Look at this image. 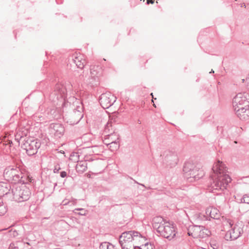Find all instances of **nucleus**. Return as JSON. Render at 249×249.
Instances as JSON below:
<instances>
[{
  "label": "nucleus",
  "mask_w": 249,
  "mask_h": 249,
  "mask_svg": "<svg viewBox=\"0 0 249 249\" xmlns=\"http://www.w3.org/2000/svg\"><path fill=\"white\" fill-rule=\"evenodd\" d=\"M226 167L220 160H218L212 168L213 174L208 185V190L213 193L219 194L218 191H223L227 189L231 178L226 172Z\"/></svg>",
  "instance_id": "nucleus-1"
},
{
  "label": "nucleus",
  "mask_w": 249,
  "mask_h": 249,
  "mask_svg": "<svg viewBox=\"0 0 249 249\" xmlns=\"http://www.w3.org/2000/svg\"><path fill=\"white\" fill-rule=\"evenodd\" d=\"M246 96L245 93H239L232 100L234 110L241 120L249 119V101Z\"/></svg>",
  "instance_id": "nucleus-2"
},
{
  "label": "nucleus",
  "mask_w": 249,
  "mask_h": 249,
  "mask_svg": "<svg viewBox=\"0 0 249 249\" xmlns=\"http://www.w3.org/2000/svg\"><path fill=\"white\" fill-rule=\"evenodd\" d=\"M153 227L160 235L169 240L173 239L177 232L173 225L165 221L161 216H156L152 220Z\"/></svg>",
  "instance_id": "nucleus-3"
},
{
  "label": "nucleus",
  "mask_w": 249,
  "mask_h": 249,
  "mask_svg": "<svg viewBox=\"0 0 249 249\" xmlns=\"http://www.w3.org/2000/svg\"><path fill=\"white\" fill-rule=\"evenodd\" d=\"M72 85H68V87L61 84H57L54 90L50 95V100L57 106H61L62 108L71 106V103L66 99V95L68 90H70Z\"/></svg>",
  "instance_id": "nucleus-4"
},
{
  "label": "nucleus",
  "mask_w": 249,
  "mask_h": 249,
  "mask_svg": "<svg viewBox=\"0 0 249 249\" xmlns=\"http://www.w3.org/2000/svg\"><path fill=\"white\" fill-rule=\"evenodd\" d=\"M183 171L184 178L190 182L198 180L204 175L202 170L191 161L184 163Z\"/></svg>",
  "instance_id": "nucleus-5"
},
{
  "label": "nucleus",
  "mask_w": 249,
  "mask_h": 249,
  "mask_svg": "<svg viewBox=\"0 0 249 249\" xmlns=\"http://www.w3.org/2000/svg\"><path fill=\"white\" fill-rule=\"evenodd\" d=\"M140 233L134 231L123 232L120 236L119 243L122 249H134V241L140 237Z\"/></svg>",
  "instance_id": "nucleus-6"
},
{
  "label": "nucleus",
  "mask_w": 249,
  "mask_h": 249,
  "mask_svg": "<svg viewBox=\"0 0 249 249\" xmlns=\"http://www.w3.org/2000/svg\"><path fill=\"white\" fill-rule=\"evenodd\" d=\"M11 193L13 194L14 200L18 202L27 201L31 194L30 189L23 184L13 185Z\"/></svg>",
  "instance_id": "nucleus-7"
},
{
  "label": "nucleus",
  "mask_w": 249,
  "mask_h": 249,
  "mask_svg": "<svg viewBox=\"0 0 249 249\" xmlns=\"http://www.w3.org/2000/svg\"><path fill=\"white\" fill-rule=\"evenodd\" d=\"M231 229L226 233L225 238L227 240H234L239 238L243 233L244 225L241 222H238L235 224L231 219L227 221Z\"/></svg>",
  "instance_id": "nucleus-8"
},
{
  "label": "nucleus",
  "mask_w": 249,
  "mask_h": 249,
  "mask_svg": "<svg viewBox=\"0 0 249 249\" xmlns=\"http://www.w3.org/2000/svg\"><path fill=\"white\" fill-rule=\"evenodd\" d=\"M3 176L5 179L8 181H11L13 183L20 182L22 184L27 183V182L23 179L21 172L17 168L9 167L6 168L3 173Z\"/></svg>",
  "instance_id": "nucleus-9"
},
{
  "label": "nucleus",
  "mask_w": 249,
  "mask_h": 249,
  "mask_svg": "<svg viewBox=\"0 0 249 249\" xmlns=\"http://www.w3.org/2000/svg\"><path fill=\"white\" fill-rule=\"evenodd\" d=\"M40 143L36 140H32L28 139L25 140L24 139L21 142V147L26 150L28 155L32 156L37 153V149L40 147Z\"/></svg>",
  "instance_id": "nucleus-10"
},
{
  "label": "nucleus",
  "mask_w": 249,
  "mask_h": 249,
  "mask_svg": "<svg viewBox=\"0 0 249 249\" xmlns=\"http://www.w3.org/2000/svg\"><path fill=\"white\" fill-rule=\"evenodd\" d=\"M116 98L110 92H106L101 94L99 102L104 108H108L111 107L116 101Z\"/></svg>",
  "instance_id": "nucleus-11"
},
{
  "label": "nucleus",
  "mask_w": 249,
  "mask_h": 249,
  "mask_svg": "<svg viewBox=\"0 0 249 249\" xmlns=\"http://www.w3.org/2000/svg\"><path fill=\"white\" fill-rule=\"evenodd\" d=\"M83 107L77 106L76 109H74L70 115V122L71 124H77L83 117Z\"/></svg>",
  "instance_id": "nucleus-12"
},
{
  "label": "nucleus",
  "mask_w": 249,
  "mask_h": 249,
  "mask_svg": "<svg viewBox=\"0 0 249 249\" xmlns=\"http://www.w3.org/2000/svg\"><path fill=\"white\" fill-rule=\"evenodd\" d=\"M164 160L170 167L175 166L178 162V158L176 153L169 152L165 157Z\"/></svg>",
  "instance_id": "nucleus-13"
},
{
  "label": "nucleus",
  "mask_w": 249,
  "mask_h": 249,
  "mask_svg": "<svg viewBox=\"0 0 249 249\" xmlns=\"http://www.w3.org/2000/svg\"><path fill=\"white\" fill-rule=\"evenodd\" d=\"M201 229H203V226H194L192 228H190L188 234L194 238H199V236H203V235L200 234Z\"/></svg>",
  "instance_id": "nucleus-14"
},
{
  "label": "nucleus",
  "mask_w": 249,
  "mask_h": 249,
  "mask_svg": "<svg viewBox=\"0 0 249 249\" xmlns=\"http://www.w3.org/2000/svg\"><path fill=\"white\" fill-rule=\"evenodd\" d=\"M53 133L56 136L60 137L64 132V128L59 124H53L51 125Z\"/></svg>",
  "instance_id": "nucleus-15"
},
{
  "label": "nucleus",
  "mask_w": 249,
  "mask_h": 249,
  "mask_svg": "<svg viewBox=\"0 0 249 249\" xmlns=\"http://www.w3.org/2000/svg\"><path fill=\"white\" fill-rule=\"evenodd\" d=\"M11 186L9 184L5 182H0V195H7L10 193Z\"/></svg>",
  "instance_id": "nucleus-16"
},
{
  "label": "nucleus",
  "mask_w": 249,
  "mask_h": 249,
  "mask_svg": "<svg viewBox=\"0 0 249 249\" xmlns=\"http://www.w3.org/2000/svg\"><path fill=\"white\" fill-rule=\"evenodd\" d=\"M83 80L87 85H90L91 87L96 86L99 84V78L97 77H92L89 76L83 78Z\"/></svg>",
  "instance_id": "nucleus-17"
},
{
  "label": "nucleus",
  "mask_w": 249,
  "mask_h": 249,
  "mask_svg": "<svg viewBox=\"0 0 249 249\" xmlns=\"http://www.w3.org/2000/svg\"><path fill=\"white\" fill-rule=\"evenodd\" d=\"M206 214L209 215V217L213 219H217L219 218V213L217 209L214 208H208L206 211Z\"/></svg>",
  "instance_id": "nucleus-18"
},
{
  "label": "nucleus",
  "mask_w": 249,
  "mask_h": 249,
  "mask_svg": "<svg viewBox=\"0 0 249 249\" xmlns=\"http://www.w3.org/2000/svg\"><path fill=\"white\" fill-rule=\"evenodd\" d=\"M87 169V163L86 161H79L76 166V171L80 174L84 173Z\"/></svg>",
  "instance_id": "nucleus-19"
},
{
  "label": "nucleus",
  "mask_w": 249,
  "mask_h": 249,
  "mask_svg": "<svg viewBox=\"0 0 249 249\" xmlns=\"http://www.w3.org/2000/svg\"><path fill=\"white\" fill-rule=\"evenodd\" d=\"M106 138L105 139V141L108 140L110 142H119V136L117 133L114 132L111 133L110 134H108L106 136Z\"/></svg>",
  "instance_id": "nucleus-20"
},
{
  "label": "nucleus",
  "mask_w": 249,
  "mask_h": 249,
  "mask_svg": "<svg viewBox=\"0 0 249 249\" xmlns=\"http://www.w3.org/2000/svg\"><path fill=\"white\" fill-rule=\"evenodd\" d=\"M105 144H107L108 148L112 151L117 150L120 146L119 142H110L108 143L105 142Z\"/></svg>",
  "instance_id": "nucleus-21"
},
{
  "label": "nucleus",
  "mask_w": 249,
  "mask_h": 249,
  "mask_svg": "<svg viewBox=\"0 0 249 249\" xmlns=\"http://www.w3.org/2000/svg\"><path fill=\"white\" fill-rule=\"evenodd\" d=\"M72 61L78 68L82 69L84 67L85 60L80 58L79 57H76Z\"/></svg>",
  "instance_id": "nucleus-22"
},
{
  "label": "nucleus",
  "mask_w": 249,
  "mask_h": 249,
  "mask_svg": "<svg viewBox=\"0 0 249 249\" xmlns=\"http://www.w3.org/2000/svg\"><path fill=\"white\" fill-rule=\"evenodd\" d=\"M24 243L20 241H18L10 244L8 249H20Z\"/></svg>",
  "instance_id": "nucleus-23"
},
{
  "label": "nucleus",
  "mask_w": 249,
  "mask_h": 249,
  "mask_svg": "<svg viewBox=\"0 0 249 249\" xmlns=\"http://www.w3.org/2000/svg\"><path fill=\"white\" fill-rule=\"evenodd\" d=\"M155 248L153 243H146L144 245L139 247L137 246L134 249H154Z\"/></svg>",
  "instance_id": "nucleus-24"
},
{
  "label": "nucleus",
  "mask_w": 249,
  "mask_h": 249,
  "mask_svg": "<svg viewBox=\"0 0 249 249\" xmlns=\"http://www.w3.org/2000/svg\"><path fill=\"white\" fill-rule=\"evenodd\" d=\"M99 69V67L98 66H93L90 69V75L89 76L94 77H97L99 78V76L100 75V74L99 73V72L98 71V70Z\"/></svg>",
  "instance_id": "nucleus-25"
},
{
  "label": "nucleus",
  "mask_w": 249,
  "mask_h": 249,
  "mask_svg": "<svg viewBox=\"0 0 249 249\" xmlns=\"http://www.w3.org/2000/svg\"><path fill=\"white\" fill-rule=\"evenodd\" d=\"M99 69V67L98 66H93L90 69V75L89 76L94 77H97L99 78V76L100 75V74L99 73V72L98 71V70Z\"/></svg>",
  "instance_id": "nucleus-26"
},
{
  "label": "nucleus",
  "mask_w": 249,
  "mask_h": 249,
  "mask_svg": "<svg viewBox=\"0 0 249 249\" xmlns=\"http://www.w3.org/2000/svg\"><path fill=\"white\" fill-rule=\"evenodd\" d=\"M100 249H116L115 247L108 242H103L100 244Z\"/></svg>",
  "instance_id": "nucleus-27"
},
{
  "label": "nucleus",
  "mask_w": 249,
  "mask_h": 249,
  "mask_svg": "<svg viewBox=\"0 0 249 249\" xmlns=\"http://www.w3.org/2000/svg\"><path fill=\"white\" fill-rule=\"evenodd\" d=\"M7 211L6 206L3 204L2 199L0 198V215H3Z\"/></svg>",
  "instance_id": "nucleus-28"
},
{
  "label": "nucleus",
  "mask_w": 249,
  "mask_h": 249,
  "mask_svg": "<svg viewBox=\"0 0 249 249\" xmlns=\"http://www.w3.org/2000/svg\"><path fill=\"white\" fill-rule=\"evenodd\" d=\"M200 234H201V235H203V236H199V238H205L211 234V231L203 227V229H201Z\"/></svg>",
  "instance_id": "nucleus-29"
},
{
  "label": "nucleus",
  "mask_w": 249,
  "mask_h": 249,
  "mask_svg": "<svg viewBox=\"0 0 249 249\" xmlns=\"http://www.w3.org/2000/svg\"><path fill=\"white\" fill-rule=\"evenodd\" d=\"M241 202L249 204V196L247 195H244L241 199Z\"/></svg>",
  "instance_id": "nucleus-30"
},
{
  "label": "nucleus",
  "mask_w": 249,
  "mask_h": 249,
  "mask_svg": "<svg viewBox=\"0 0 249 249\" xmlns=\"http://www.w3.org/2000/svg\"><path fill=\"white\" fill-rule=\"evenodd\" d=\"M112 126V121L111 119H110V121H109L107 124L106 125L105 127V131L107 132V131H109L110 130V128H111Z\"/></svg>",
  "instance_id": "nucleus-31"
},
{
  "label": "nucleus",
  "mask_w": 249,
  "mask_h": 249,
  "mask_svg": "<svg viewBox=\"0 0 249 249\" xmlns=\"http://www.w3.org/2000/svg\"><path fill=\"white\" fill-rule=\"evenodd\" d=\"M198 218L202 221H205L208 220L209 217L208 215H205L203 214H199Z\"/></svg>",
  "instance_id": "nucleus-32"
},
{
  "label": "nucleus",
  "mask_w": 249,
  "mask_h": 249,
  "mask_svg": "<svg viewBox=\"0 0 249 249\" xmlns=\"http://www.w3.org/2000/svg\"><path fill=\"white\" fill-rule=\"evenodd\" d=\"M61 169V168L60 166L57 164L54 166V169H53V172L54 173H58L59 171Z\"/></svg>",
  "instance_id": "nucleus-33"
},
{
  "label": "nucleus",
  "mask_w": 249,
  "mask_h": 249,
  "mask_svg": "<svg viewBox=\"0 0 249 249\" xmlns=\"http://www.w3.org/2000/svg\"><path fill=\"white\" fill-rule=\"evenodd\" d=\"M60 175L61 178H64L67 177V173L65 171H61Z\"/></svg>",
  "instance_id": "nucleus-34"
},
{
  "label": "nucleus",
  "mask_w": 249,
  "mask_h": 249,
  "mask_svg": "<svg viewBox=\"0 0 249 249\" xmlns=\"http://www.w3.org/2000/svg\"><path fill=\"white\" fill-rule=\"evenodd\" d=\"M69 201H68L67 200H64L62 202V203L64 205H67L69 203Z\"/></svg>",
  "instance_id": "nucleus-35"
},
{
  "label": "nucleus",
  "mask_w": 249,
  "mask_h": 249,
  "mask_svg": "<svg viewBox=\"0 0 249 249\" xmlns=\"http://www.w3.org/2000/svg\"><path fill=\"white\" fill-rule=\"evenodd\" d=\"M246 81L248 83L247 86H248V88L249 89V74L248 77V78L246 79Z\"/></svg>",
  "instance_id": "nucleus-36"
},
{
  "label": "nucleus",
  "mask_w": 249,
  "mask_h": 249,
  "mask_svg": "<svg viewBox=\"0 0 249 249\" xmlns=\"http://www.w3.org/2000/svg\"><path fill=\"white\" fill-rule=\"evenodd\" d=\"M246 81L248 83L247 86H248V88L249 89V74L248 77V78L246 79Z\"/></svg>",
  "instance_id": "nucleus-37"
},
{
  "label": "nucleus",
  "mask_w": 249,
  "mask_h": 249,
  "mask_svg": "<svg viewBox=\"0 0 249 249\" xmlns=\"http://www.w3.org/2000/svg\"><path fill=\"white\" fill-rule=\"evenodd\" d=\"M75 210H77V211H84V209H82V208H78V209H75Z\"/></svg>",
  "instance_id": "nucleus-38"
},
{
  "label": "nucleus",
  "mask_w": 249,
  "mask_h": 249,
  "mask_svg": "<svg viewBox=\"0 0 249 249\" xmlns=\"http://www.w3.org/2000/svg\"><path fill=\"white\" fill-rule=\"evenodd\" d=\"M70 99H71V101H73L75 99V98L74 97L70 98Z\"/></svg>",
  "instance_id": "nucleus-39"
},
{
  "label": "nucleus",
  "mask_w": 249,
  "mask_h": 249,
  "mask_svg": "<svg viewBox=\"0 0 249 249\" xmlns=\"http://www.w3.org/2000/svg\"><path fill=\"white\" fill-rule=\"evenodd\" d=\"M28 180L29 182H32V181L33 179L31 178H28Z\"/></svg>",
  "instance_id": "nucleus-40"
},
{
  "label": "nucleus",
  "mask_w": 249,
  "mask_h": 249,
  "mask_svg": "<svg viewBox=\"0 0 249 249\" xmlns=\"http://www.w3.org/2000/svg\"><path fill=\"white\" fill-rule=\"evenodd\" d=\"M17 232L16 231H14V236H16L17 234Z\"/></svg>",
  "instance_id": "nucleus-41"
},
{
  "label": "nucleus",
  "mask_w": 249,
  "mask_h": 249,
  "mask_svg": "<svg viewBox=\"0 0 249 249\" xmlns=\"http://www.w3.org/2000/svg\"><path fill=\"white\" fill-rule=\"evenodd\" d=\"M150 2H151V0H147V4H149V3H151Z\"/></svg>",
  "instance_id": "nucleus-42"
},
{
  "label": "nucleus",
  "mask_w": 249,
  "mask_h": 249,
  "mask_svg": "<svg viewBox=\"0 0 249 249\" xmlns=\"http://www.w3.org/2000/svg\"><path fill=\"white\" fill-rule=\"evenodd\" d=\"M139 184H140V185H141V186H143V187L146 188V187H145V186L144 184H140V183H139Z\"/></svg>",
  "instance_id": "nucleus-43"
},
{
  "label": "nucleus",
  "mask_w": 249,
  "mask_h": 249,
  "mask_svg": "<svg viewBox=\"0 0 249 249\" xmlns=\"http://www.w3.org/2000/svg\"><path fill=\"white\" fill-rule=\"evenodd\" d=\"M214 73V71L213 70H212L210 72V73Z\"/></svg>",
  "instance_id": "nucleus-44"
},
{
  "label": "nucleus",
  "mask_w": 249,
  "mask_h": 249,
  "mask_svg": "<svg viewBox=\"0 0 249 249\" xmlns=\"http://www.w3.org/2000/svg\"><path fill=\"white\" fill-rule=\"evenodd\" d=\"M150 95L152 96V98H153V99H154V97H153V93H151L150 94ZM154 99H156V98H154Z\"/></svg>",
  "instance_id": "nucleus-45"
},
{
  "label": "nucleus",
  "mask_w": 249,
  "mask_h": 249,
  "mask_svg": "<svg viewBox=\"0 0 249 249\" xmlns=\"http://www.w3.org/2000/svg\"><path fill=\"white\" fill-rule=\"evenodd\" d=\"M154 0H151V2H150V3H151V4H153V3H154Z\"/></svg>",
  "instance_id": "nucleus-46"
},
{
  "label": "nucleus",
  "mask_w": 249,
  "mask_h": 249,
  "mask_svg": "<svg viewBox=\"0 0 249 249\" xmlns=\"http://www.w3.org/2000/svg\"><path fill=\"white\" fill-rule=\"evenodd\" d=\"M106 142L107 143L108 142H110V141H109V142H108V141H107H107H104V142Z\"/></svg>",
  "instance_id": "nucleus-47"
},
{
  "label": "nucleus",
  "mask_w": 249,
  "mask_h": 249,
  "mask_svg": "<svg viewBox=\"0 0 249 249\" xmlns=\"http://www.w3.org/2000/svg\"><path fill=\"white\" fill-rule=\"evenodd\" d=\"M79 214H80V215H84V214H85V213H80Z\"/></svg>",
  "instance_id": "nucleus-48"
},
{
  "label": "nucleus",
  "mask_w": 249,
  "mask_h": 249,
  "mask_svg": "<svg viewBox=\"0 0 249 249\" xmlns=\"http://www.w3.org/2000/svg\"><path fill=\"white\" fill-rule=\"evenodd\" d=\"M245 81V79H242V82H244Z\"/></svg>",
  "instance_id": "nucleus-49"
},
{
  "label": "nucleus",
  "mask_w": 249,
  "mask_h": 249,
  "mask_svg": "<svg viewBox=\"0 0 249 249\" xmlns=\"http://www.w3.org/2000/svg\"><path fill=\"white\" fill-rule=\"evenodd\" d=\"M138 123H139V124H141V122H140V121H138Z\"/></svg>",
  "instance_id": "nucleus-50"
},
{
  "label": "nucleus",
  "mask_w": 249,
  "mask_h": 249,
  "mask_svg": "<svg viewBox=\"0 0 249 249\" xmlns=\"http://www.w3.org/2000/svg\"><path fill=\"white\" fill-rule=\"evenodd\" d=\"M153 106H154L155 107H156V106H155V104H153Z\"/></svg>",
  "instance_id": "nucleus-51"
},
{
  "label": "nucleus",
  "mask_w": 249,
  "mask_h": 249,
  "mask_svg": "<svg viewBox=\"0 0 249 249\" xmlns=\"http://www.w3.org/2000/svg\"><path fill=\"white\" fill-rule=\"evenodd\" d=\"M146 188H147V189H150V187Z\"/></svg>",
  "instance_id": "nucleus-52"
}]
</instances>
